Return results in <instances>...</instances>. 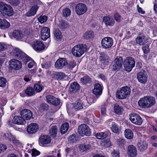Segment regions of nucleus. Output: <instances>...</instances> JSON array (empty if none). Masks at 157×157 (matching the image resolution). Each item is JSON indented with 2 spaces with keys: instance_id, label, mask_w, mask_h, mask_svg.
<instances>
[{
  "instance_id": "obj_1",
  "label": "nucleus",
  "mask_w": 157,
  "mask_h": 157,
  "mask_svg": "<svg viewBox=\"0 0 157 157\" xmlns=\"http://www.w3.org/2000/svg\"><path fill=\"white\" fill-rule=\"evenodd\" d=\"M87 51V46L85 44H77L72 49V52L75 56L79 57Z\"/></svg>"
},
{
  "instance_id": "obj_2",
  "label": "nucleus",
  "mask_w": 157,
  "mask_h": 157,
  "mask_svg": "<svg viewBox=\"0 0 157 157\" xmlns=\"http://www.w3.org/2000/svg\"><path fill=\"white\" fill-rule=\"evenodd\" d=\"M131 90L128 86H124L117 90L116 93V97L120 99H125L130 94Z\"/></svg>"
},
{
  "instance_id": "obj_3",
  "label": "nucleus",
  "mask_w": 157,
  "mask_h": 157,
  "mask_svg": "<svg viewBox=\"0 0 157 157\" xmlns=\"http://www.w3.org/2000/svg\"><path fill=\"white\" fill-rule=\"evenodd\" d=\"M29 3L32 5L31 9L26 13L27 17H30L36 14L37 11L39 9L38 5H40L42 2L39 0H30Z\"/></svg>"
},
{
  "instance_id": "obj_4",
  "label": "nucleus",
  "mask_w": 157,
  "mask_h": 157,
  "mask_svg": "<svg viewBox=\"0 0 157 157\" xmlns=\"http://www.w3.org/2000/svg\"><path fill=\"white\" fill-rule=\"evenodd\" d=\"M1 12L3 16H10L13 14V10L10 5L1 2Z\"/></svg>"
},
{
  "instance_id": "obj_5",
  "label": "nucleus",
  "mask_w": 157,
  "mask_h": 157,
  "mask_svg": "<svg viewBox=\"0 0 157 157\" xmlns=\"http://www.w3.org/2000/svg\"><path fill=\"white\" fill-rule=\"evenodd\" d=\"M83 108V103L80 100H77L75 102L71 103L68 105L67 107V111L68 113H70L71 109H74L77 111L82 109Z\"/></svg>"
},
{
  "instance_id": "obj_6",
  "label": "nucleus",
  "mask_w": 157,
  "mask_h": 157,
  "mask_svg": "<svg viewBox=\"0 0 157 157\" xmlns=\"http://www.w3.org/2000/svg\"><path fill=\"white\" fill-rule=\"evenodd\" d=\"M123 64L125 70L128 72H130L134 67L135 62L134 59L132 57H128L124 60Z\"/></svg>"
},
{
  "instance_id": "obj_7",
  "label": "nucleus",
  "mask_w": 157,
  "mask_h": 157,
  "mask_svg": "<svg viewBox=\"0 0 157 157\" xmlns=\"http://www.w3.org/2000/svg\"><path fill=\"white\" fill-rule=\"evenodd\" d=\"M78 132L82 136H83L85 135L89 136L91 133L89 127L84 124H81L78 126Z\"/></svg>"
},
{
  "instance_id": "obj_8",
  "label": "nucleus",
  "mask_w": 157,
  "mask_h": 157,
  "mask_svg": "<svg viewBox=\"0 0 157 157\" xmlns=\"http://www.w3.org/2000/svg\"><path fill=\"white\" fill-rule=\"evenodd\" d=\"M113 39L110 37H107L103 38L101 41L102 47L105 49L109 48L113 44Z\"/></svg>"
},
{
  "instance_id": "obj_9",
  "label": "nucleus",
  "mask_w": 157,
  "mask_h": 157,
  "mask_svg": "<svg viewBox=\"0 0 157 157\" xmlns=\"http://www.w3.org/2000/svg\"><path fill=\"white\" fill-rule=\"evenodd\" d=\"M9 65L10 68L15 70H20L22 66V63L20 61L15 59H12L10 60Z\"/></svg>"
},
{
  "instance_id": "obj_10",
  "label": "nucleus",
  "mask_w": 157,
  "mask_h": 157,
  "mask_svg": "<svg viewBox=\"0 0 157 157\" xmlns=\"http://www.w3.org/2000/svg\"><path fill=\"white\" fill-rule=\"evenodd\" d=\"M129 116V119L133 123L138 125H140L142 124V119L138 114H132Z\"/></svg>"
},
{
  "instance_id": "obj_11",
  "label": "nucleus",
  "mask_w": 157,
  "mask_h": 157,
  "mask_svg": "<svg viewBox=\"0 0 157 157\" xmlns=\"http://www.w3.org/2000/svg\"><path fill=\"white\" fill-rule=\"evenodd\" d=\"M86 6L83 3L77 4L75 8V11L78 15H81L84 14L87 11Z\"/></svg>"
},
{
  "instance_id": "obj_12",
  "label": "nucleus",
  "mask_w": 157,
  "mask_h": 157,
  "mask_svg": "<svg viewBox=\"0 0 157 157\" xmlns=\"http://www.w3.org/2000/svg\"><path fill=\"white\" fill-rule=\"evenodd\" d=\"M32 46L33 49L37 52H39L44 50L45 47L43 43L38 40L34 41Z\"/></svg>"
},
{
  "instance_id": "obj_13",
  "label": "nucleus",
  "mask_w": 157,
  "mask_h": 157,
  "mask_svg": "<svg viewBox=\"0 0 157 157\" xmlns=\"http://www.w3.org/2000/svg\"><path fill=\"white\" fill-rule=\"evenodd\" d=\"M123 59L121 57L116 58L114 61L113 70L117 71L120 70L122 67Z\"/></svg>"
},
{
  "instance_id": "obj_14",
  "label": "nucleus",
  "mask_w": 157,
  "mask_h": 157,
  "mask_svg": "<svg viewBox=\"0 0 157 157\" xmlns=\"http://www.w3.org/2000/svg\"><path fill=\"white\" fill-rule=\"evenodd\" d=\"M39 128V126L37 124L32 123L28 126L27 131L29 134H33L37 132Z\"/></svg>"
},
{
  "instance_id": "obj_15",
  "label": "nucleus",
  "mask_w": 157,
  "mask_h": 157,
  "mask_svg": "<svg viewBox=\"0 0 157 157\" xmlns=\"http://www.w3.org/2000/svg\"><path fill=\"white\" fill-rule=\"evenodd\" d=\"M137 78L139 82L141 83H145L147 80V75L146 72L143 71L138 73Z\"/></svg>"
},
{
  "instance_id": "obj_16",
  "label": "nucleus",
  "mask_w": 157,
  "mask_h": 157,
  "mask_svg": "<svg viewBox=\"0 0 157 157\" xmlns=\"http://www.w3.org/2000/svg\"><path fill=\"white\" fill-rule=\"evenodd\" d=\"M127 153L128 157H136L137 154L136 147L133 145H129L128 146Z\"/></svg>"
},
{
  "instance_id": "obj_17",
  "label": "nucleus",
  "mask_w": 157,
  "mask_h": 157,
  "mask_svg": "<svg viewBox=\"0 0 157 157\" xmlns=\"http://www.w3.org/2000/svg\"><path fill=\"white\" fill-rule=\"evenodd\" d=\"M41 39L44 40H46L50 36L49 29L45 27L42 28L41 31Z\"/></svg>"
},
{
  "instance_id": "obj_18",
  "label": "nucleus",
  "mask_w": 157,
  "mask_h": 157,
  "mask_svg": "<svg viewBox=\"0 0 157 157\" xmlns=\"http://www.w3.org/2000/svg\"><path fill=\"white\" fill-rule=\"evenodd\" d=\"M67 61L65 58H61L58 59L55 63V67L58 69H62L67 65Z\"/></svg>"
},
{
  "instance_id": "obj_19",
  "label": "nucleus",
  "mask_w": 157,
  "mask_h": 157,
  "mask_svg": "<svg viewBox=\"0 0 157 157\" xmlns=\"http://www.w3.org/2000/svg\"><path fill=\"white\" fill-rule=\"evenodd\" d=\"M51 138L47 135L41 136L39 139V143L40 145H44L50 143Z\"/></svg>"
},
{
  "instance_id": "obj_20",
  "label": "nucleus",
  "mask_w": 157,
  "mask_h": 157,
  "mask_svg": "<svg viewBox=\"0 0 157 157\" xmlns=\"http://www.w3.org/2000/svg\"><path fill=\"white\" fill-rule=\"evenodd\" d=\"M20 114L22 117L27 120H30L33 117L32 112L30 110L27 109L22 110L20 113Z\"/></svg>"
},
{
  "instance_id": "obj_21",
  "label": "nucleus",
  "mask_w": 157,
  "mask_h": 157,
  "mask_svg": "<svg viewBox=\"0 0 157 157\" xmlns=\"http://www.w3.org/2000/svg\"><path fill=\"white\" fill-rule=\"evenodd\" d=\"M103 21L106 26H112L115 24V21L113 18L109 16H104L103 18Z\"/></svg>"
},
{
  "instance_id": "obj_22",
  "label": "nucleus",
  "mask_w": 157,
  "mask_h": 157,
  "mask_svg": "<svg viewBox=\"0 0 157 157\" xmlns=\"http://www.w3.org/2000/svg\"><path fill=\"white\" fill-rule=\"evenodd\" d=\"M22 117L17 116H14L13 120L12 122L13 124L18 125L24 124L25 123V121Z\"/></svg>"
},
{
  "instance_id": "obj_23",
  "label": "nucleus",
  "mask_w": 157,
  "mask_h": 157,
  "mask_svg": "<svg viewBox=\"0 0 157 157\" xmlns=\"http://www.w3.org/2000/svg\"><path fill=\"white\" fill-rule=\"evenodd\" d=\"M79 85L75 82L71 84L70 87V90L71 93H75L79 91L80 89Z\"/></svg>"
},
{
  "instance_id": "obj_24",
  "label": "nucleus",
  "mask_w": 157,
  "mask_h": 157,
  "mask_svg": "<svg viewBox=\"0 0 157 157\" xmlns=\"http://www.w3.org/2000/svg\"><path fill=\"white\" fill-rule=\"evenodd\" d=\"M99 59L105 65H108L110 61L109 57L104 53L101 52L100 53Z\"/></svg>"
},
{
  "instance_id": "obj_25",
  "label": "nucleus",
  "mask_w": 157,
  "mask_h": 157,
  "mask_svg": "<svg viewBox=\"0 0 157 157\" xmlns=\"http://www.w3.org/2000/svg\"><path fill=\"white\" fill-rule=\"evenodd\" d=\"M102 87L99 83H96L94 86L93 90V93L96 95H100L102 93Z\"/></svg>"
},
{
  "instance_id": "obj_26",
  "label": "nucleus",
  "mask_w": 157,
  "mask_h": 157,
  "mask_svg": "<svg viewBox=\"0 0 157 157\" xmlns=\"http://www.w3.org/2000/svg\"><path fill=\"white\" fill-rule=\"evenodd\" d=\"M139 105L143 108H147V96H145L141 98L138 102Z\"/></svg>"
},
{
  "instance_id": "obj_27",
  "label": "nucleus",
  "mask_w": 157,
  "mask_h": 157,
  "mask_svg": "<svg viewBox=\"0 0 157 157\" xmlns=\"http://www.w3.org/2000/svg\"><path fill=\"white\" fill-rule=\"evenodd\" d=\"M13 35L14 38L18 40H21L24 37V35L21 31L19 30H14L13 33Z\"/></svg>"
},
{
  "instance_id": "obj_28",
  "label": "nucleus",
  "mask_w": 157,
  "mask_h": 157,
  "mask_svg": "<svg viewBox=\"0 0 157 157\" xmlns=\"http://www.w3.org/2000/svg\"><path fill=\"white\" fill-rule=\"evenodd\" d=\"M13 56L16 58L18 59H19L21 56L25 55V53L18 48H15L13 50Z\"/></svg>"
},
{
  "instance_id": "obj_29",
  "label": "nucleus",
  "mask_w": 157,
  "mask_h": 157,
  "mask_svg": "<svg viewBox=\"0 0 157 157\" xmlns=\"http://www.w3.org/2000/svg\"><path fill=\"white\" fill-rule=\"evenodd\" d=\"M148 144L145 141H140L137 144V147L139 150L143 151L147 147Z\"/></svg>"
},
{
  "instance_id": "obj_30",
  "label": "nucleus",
  "mask_w": 157,
  "mask_h": 157,
  "mask_svg": "<svg viewBox=\"0 0 157 157\" xmlns=\"http://www.w3.org/2000/svg\"><path fill=\"white\" fill-rule=\"evenodd\" d=\"M58 132V128L56 126L53 125L50 127L49 130V133L52 137H56L57 134Z\"/></svg>"
},
{
  "instance_id": "obj_31",
  "label": "nucleus",
  "mask_w": 157,
  "mask_h": 157,
  "mask_svg": "<svg viewBox=\"0 0 157 157\" xmlns=\"http://www.w3.org/2000/svg\"><path fill=\"white\" fill-rule=\"evenodd\" d=\"M54 37L56 40L61 41L63 38V35L61 32L58 29H56L54 32Z\"/></svg>"
},
{
  "instance_id": "obj_32",
  "label": "nucleus",
  "mask_w": 157,
  "mask_h": 157,
  "mask_svg": "<svg viewBox=\"0 0 157 157\" xmlns=\"http://www.w3.org/2000/svg\"><path fill=\"white\" fill-rule=\"evenodd\" d=\"M69 127V123L65 122L62 124L60 127V131L62 134H64L68 131Z\"/></svg>"
},
{
  "instance_id": "obj_33",
  "label": "nucleus",
  "mask_w": 157,
  "mask_h": 157,
  "mask_svg": "<svg viewBox=\"0 0 157 157\" xmlns=\"http://www.w3.org/2000/svg\"><path fill=\"white\" fill-rule=\"evenodd\" d=\"M147 103H148V105L147 106V108H149L155 104V99L153 97L149 96H147Z\"/></svg>"
},
{
  "instance_id": "obj_34",
  "label": "nucleus",
  "mask_w": 157,
  "mask_h": 157,
  "mask_svg": "<svg viewBox=\"0 0 157 157\" xmlns=\"http://www.w3.org/2000/svg\"><path fill=\"white\" fill-rule=\"evenodd\" d=\"M54 76L58 80L65 79L66 77V75L62 72H56L54 74Z\"/></svg>"
},
{
  "instance_id": "obj_35",
  "label": "nucleus",
  "mask_w": 157,
  "mask_h": 157,
  "mask_svg": "<svg viewBox=\"0 0 157 157\" xmlns=\"http://www.w3.org/2000/svg\"><path fill=\"white\" fill-rule=\"evenodd\" d=\"M10 26V23L6 20L1 19V29H6L9 28Z\"/></svg>"
},
{
  "instance_id": "obj_36",
  "label": "nucleus",
  "mask_w": 157,
  "mask_h": 157,
  "mask_svg": "<svg viewBox=\"0 0 157 157\" xmlns=\"http://www.w3.org/2000/svg\"><path fill=\"white\" fill-rule=\"evenodd\" d=\"M145 41V36L144 35L140 34L136 39V41L137 43L140 45H143Z\"/></svg>"
},
{
  "instance_id": "obj_37",
  "label": "nucleus",
  "mask_w": 157,
  "mask_h": 157,
  "mask_svg": "<svg viewBox=\"0 0 157 157\" xmlns=\"http://www.w3.org/2000/svg\"><path fill=\"white\" fill-rule=\"evenodd\" d=\"M124 136L127 139H131L133 137V133L131 130L127 129L124 131Z\"/></svg>"
},
{
  "instance_id": "obj_38",
  "label": "nucleus",
  "mask_w": 157,
  "mask_h": 157,
  "mask_svg": "<svg viewBox=\"0 0 157 157\" xmlns=\"http://www.w3.org/2000/svg\"><path fill=\"white\" fill-rule=\"evenodd\" d=\"M25 94L29 96H31L35 94V91L32 87H28L25 90Z\"/></svg>"
},
{
  "instance_id": "obj_39",
  "label": "nucleus",
  "mask_w": 157,
  "mask_h": 157,
  "mask_svg": "<svg viewBox=\"0 0 157 157\" xmlns=\"http://www.w3.org/2000/svg\"><path fill=\"white\" fill-rule=\"evenodd\" d=\"M114 110L116 113L120 115L121 114L123 109L122 107L118 104H116L114 106Z\"/></svg>"
},
{
  "instance_id": "obj_40",
  "label": "nucleus",
  "mask_w": 157,
  "mask_h": 157,
  "mask_svg": "<svg viewBox=\"0 0 157 157\" xmlns=\"http://www.w3.org/2000/svg\"><path fill=\"white\" fill-rule=\"evenodd\" d=\"M84 37L87 40L91 39L94 37V33L92 31H87L84 34Z\"/></svg>"
},
{
  "instance_id": "obj_41",
  "label": "nucleus",
  "mask_w": 157,
  "mask_h": 157,
  "mask_svg": "<svg viewBox=\"0 0 157 157\" xmlns=\"http://www.w3.org/2000/svg\"><path fill=\"white\" fill-rule=\"evenodd\" d=\"M111 129L112 132L115 133H119L120 130L117 125L115 122H113L111 127Z\"/></svg>"
},
{
  "instance_id": "obj_42",
  "label": "nucleus",
  "mask_w": 157,
  "mask_h": 157,
  "mask_svg": "<svg viewBox=\"0 0 157 157\" xmlns=\"http://www.w3.org/2000/svg\"><path fill=\"white\" fill-rule=\"evenodd\" d=\"M91 81V79L87 75H85L80 79V81L83 84L90 83Z\"/></svg>"
},
{
  "instance_id": "obj_43",
  "label": "nucleus",
  "mask_w": 157,
  "mask_h": 157,
  "mask_svg": "<svg viewBox=\"0 0 157 157\" xmlns=\"http://www.w3.org/2000/svg\"><path fill=\"white\" fill-rule=\"evenodd\" d=\"M90 147L91 145L89 144H82L79 146L80 150L82 151H86L89 150Z\"/></svg>"
},
{
  "instance_id": "obj_44",
  "label": "nucleus",
  "mask_w": 157,
  "mask_h": 157,
  "mask_svg": "<svg viewBox=\"0 0 157 157\" xmlns=\"http://www.w3.org/2000/svg\"><path fill=\"white\" fill-rule=\"evenodd\" d=\"M34 88L36 92L39 93L42 90L44 87L41 84L36 83L34 85Z\"/></svg>"
},
{
  "instance_id": "obj_45",
  "label": "nucleus",
  "mask_w": 157,
  "mask_h": 157,
  "mask_svg": "<svg viewBox=\"0 0 157 157\" xmlns=\"http://www.w3.org/2000/svg\"><path fill=\"white\" fill-rule=\"evenodd\" d=\"M78 138L77 137L75 134H73L70 136L68 138V140L70 143H74L78 140Z\"/></svg>"
},
{
  "instance_id": "obj_46",
  "label": "nucleus",
  "mask_w": 157,
  "mask_h": 157,
  "mask_svg": "<svg viewBox=\"0 0 157 157\" xmlns=\"http://www.w3.org/2000/svg\"><path fill=\"white\" fill-rule=\"evenodd\" d=\"M71 14V10L68 8H66L63 10V15L65 17H68Z\"/></svg>"
},
{
  "instance_id": "obj_47",
  "label": "nucleus",
  "mask_w": 157,
  "mask_h": 157,
  "mask_svg": "<svg viewBox=\"0 0 157 157\" xmlns=\"http://www.w3.org/2000/svg\"><path fill=\"white\" fill-rule=\"evenodd\" d=\"M39 108L40 111H47L48 109L49 106L46 103H42L40 105Z\"/></svg>"
},
{
  "instance_id": "obj_48",
  "label": "nucleus",
  "mask_w": 157,
  "mask_h": 157,
  "mask_svg": "<svg viewBox=\"0 0 157 157\" xmlns=\"http://www.w3.org/2000/svg\"><path fill=\"white\" fill-rule=\"evenodd\" d=\"M96 136L98 139H103L106 137V135L104 132H98Z\"/></svg>"
},
{
  "instance_id": "obj_49",
  "label": "nucleus",
  "mask_w": 157,
  "mask_h": 157,
  "mask_svg": "<svg viewBox=\"0 0 157 157\" xmlns=\"http://www.w3.org/2000/svg\"><path fill=\"white\" fill-rule=\"evenodd\" d=\"M38 19L41 24H42L47 21L48 19V17L45 15H41L38 18Z\"/></svg>"
},
{
  "instance_id": "obj_50",
  "label": "nucleus",
  "mask_w": 157,
  "mask_h": 157,
  "mask_svg": "<svg viewBox=\"0 0 157 157\" xmlns=\"http://www.w3.org/2000/svg\"><path fill=\"white\" fill-rule=\"evenodd\" d=\"M3 137L5 138H8L10 141H12L16 138L10 133H5L3 135Z\"/></svg>"
},
{
  "instance_id": "obj_51",
  "label": "nucleus",
  "mask_w": 157,
  "mask_h": 157,
  "mask_svg": "<svg viewBox=\"0 0 157 157\" xmlns=\"http://www.w3.org/2000/svg\"><path fill=\"white\" fill-rule=\"evenodd\" d=\"M19 59H21L25 63H26L30 60V58L25 54V55L21 57Z\"/></svg>"
},
{
  "instance_id": "obj_52",
  "label": "nucleus",
  "mask_w": 157,
  "mask_h": 157,
  "mask_svg": "<svg viewBox=\"0 0 157 157\" xmlns=\"http://www.w3.org/2000/svg\"><path fill=\"white\" fill-rule=\"evenodd\" d=\"M55 97L53 96L48 95L46 96V99L47 102L49 103L52 104V101L54 100Z\"/></svg>"
},
{
  "instance_id": "obj_53",
  "label": "nucleus",
  "mask_w": 157,
  "mask_h": 157,
  "mask_svg": "<svg viewBox=\"0 0 157 157\" xmlns=\"http://www.w3.org/2000/svg\"><path fill=\"white\" fill-rule=\"evenodd\" d=\"M6 52H1V63H2L5 61L6 59Z\"/></svg>"
},
{
  "instance_id": "obj_54",
  "label": "nucleus",
  "mask_w": 157,
  "mask_h": 157,
  "mask_svg": "<svg viewBox=\"0 0 157 157\" xmlns=\"http://www.w3.org/2000/svg\"><path fill=\"white\" fill-rule=\"evenodd\" d=\"M52 63L50 61H47L45 63L41 64V66L43 68L47 69L49 68L51 66Z\"/></svg>"
},
{
  "instance_id": "obj_55",
  "label": "nucleus",
  "mask_w": 157,
  "mask_h": 157,
  "mask_svg": "<svg viewBox=\"0 0 157 157\" xmlns=\"http://www.w3.org/2000/svg\"><path fill=\"white\" fill-rule=\"evenodd\" d=\"M144 54H147L149 52V46L147 44L144 45L142 48Z\"/></svg>"
},
{
  "instance_id": "obj_56",
  "label": "nucleus",
  "mask_w": 157,
  "mask_h": 157,
  "mask_svg": "<svg viewBox=\"0 0 157 157\" xmlns=\"http://www.w3.org/2000/svg\"><path fill=\"white\" fill-rule=\"evenodd\" d=\"M114 18L116 21L118 22H120L121 20V17L118 13H115L114 15Z\"/></svg>"
},
{
  "instance_id": "obj_57",
  "label": "nucleus",
  "mask_w": 157,
  "mask_h": 157,
  "mask_svg": "<svg viewBox=\"0 0 157 157\" xmlns=\"http://www.w3.org/2000/svg\"><path fill=\"white\" fill-rule=\"evenodd\" d=\"M67 26V23L64 21H62L59 24V26L60 28L64 29H66Z\"/></svg>"
},
{
  "instance_id": "obj_58",
  "label": "nucleus",
  "mask_w": 157,
  "mask_h": 157,
  "mask_svg": "<svg viewBox=\"0 0 157 157\" xmlns=\"http://www.w3.org/2000/svg\"><path fill=\"white\" fill-rule=\"evenodd\" d=\"M7 80L6 78L1 77V87H4L6 85Z\"/></svg>"
},
{
  "instance_id": "obj_59",
  "label": "nucleus",
  "mask_w": 157,
  "mask_h": 157,
  "mask_svg": "<svg viewBox=\"0 0 157 157\" xmlns=\"http://www.w3.org/2000/svg\"><path fill=\"white\" fill-rule=\"evenodd\" d=\"M10 2L11 5L16 6L19 4L20 2L18 0H10Z\"/></svg>"
},
{
  "instance_id": "obj_60",
  "label": "nucleus",
  "mask_w": 157,
  "mask_h": 157,
  "mask_svg": "<svg viewBox=\"0 0 157 157\" xmlns=\"http://www.w3.org/2000/svg\"><path fill=\"white\" fill-rule=\"evenodd\" d=\"M40 154V151L35 149H33L31 154L32 156L35 157L39 155Z\"/></svg>"
},
{
  "instance_id": "obj_61",
  "label": "nucleus",
  "mask_w": 157,
  "mask_h": 157,
  "mask_svg": "<svg viewBox=\"0 0 157 157\" xmlns=\"http://www.w3.org/2000/svg\"><path fill=\"white\" fill-rule=\"evenodd\" d=\"M125 142L124 139L120 138L118 140L117 144L120 146H122L125 144Z\"/></svg>"
},
{
  "instance_id": "obj_62",
  "label": "nucleus",
  "mask_w": 157,
  "mask_h": 157,
  "mask_svg": "<svg viewBox=\"0 0 157 157\" xmlns=\"http://www.w3.org/2000/svg\"><path fill=\"white\" fill-rule=\"evenodd\" d=\"M60 103V101L59 99L55 97L54 100L53 101H52L51 104L55 105H58Z\"/></svg>"
},
{
  "instance_id": "obj_63",
  "label": "nucleus",
  "mask_w": 157,
  "mask_h": 157,
  "mask_svg": "<svg viewBox=\"0 0 157 157\" xmlns=\"http://www.w3.org/2000/svg\"><path fill=\"white\" fill-rule=\"evenodd\" d=\"M111 155L113 157H120V153L119 151L115 150L112 152Z\"/></svg>"
},
{
  "instance_id": "obj_64",
  "label": "nucleus",
  "mask_w": 157,
  "mask_h": 157,
  "mask_svg": "<svg viewBox=\"0 0 157 157\" xmlns=\"http://www.w3.org/2000/svg\"><path fill=\"white\" fill-rule=\"evenodd\" d=\"M7 49V45L4 43H1V52L5 51Z\"/></svg>"
}]
</instances>
